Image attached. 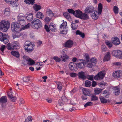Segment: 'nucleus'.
Instances as JSON below:
<instances>
[{
  "label": "nucleus",
  "instance_id": "nucleus-18",
  "mask_svg": "<svg viewBox=\"0 0 122 122\" xmlns=\"http://www.w3.org/2000/svg\"><path fill=\"white\" fill-rule=\"evenodd\" d=\"M76 65L75 63L72 62H70L69 64V66L70 69L72 71L75 70V69L76 68Z\"/></svg>",
  "mask_w": 122,
  "mask_h": 122
},
{
  "label": "nucleus",
  "instance_id": "nucleus-45",
  "mask_svg": "<svg viewBox=\"0 0 122 122\" xmlns=\"http://www.w3.org/2000/svg\"><path fill=\"white\" fill-rule=\"evenodd\" d=\"M49 28L52 31H55V27L53 25H49Z\"/></svg>",
  "mask_w": 122,
  "mask_h": 122
},
{
  "label": "nucleus",
  "instance_id": "nucleus-51",
  "mask_svg": "<svg viewBox=\"0 0 122 122\" xmlns=\"http://www.w3.org/2000/svg\"><path fill=\"white\" fill-rule=\"evenodd\" d=\"M23 80L24 81L28 82H29V81L30 80V77H24L23 79Z\"/></svg>",
  "mask_w": 122,
  "mask_h": 122
},
{
  "label": "nucleus",
  "instance_id": "nucleus-62",
  "mask_svg": "<svg viewBox=\"0 0 122 122\" xmlns=\"http://www.w3.org/2000/svg\"><path fill=\"white\" fill-rule=\"evenodd\" d=\"M113 64L117 66H120L121 65V63L120 62H116L113 63Z\"/></svg>",
  "mask_w": 122,
  "mask_h": 122
},
{
  "label": "nucleus",
  "instance_id": "nucleus-46",
  "mask_svg": "<svg viewBox=\"0 0 122 122\" xmlns=\"http://www.w3.org/2000/svg\"><path fill=\"white\" fill-rule=\"evenodd\" d=\"M67 25V23L66 22H63L61 25L60 27L61 28H65L66 26Z\"/></svg>",
  "mask_w": 122,
  "mask_h": 122
},
{
  "label": "nucleus",
  "instance_id": "nucleus-41",
  "mask_svg": "<svg viewBox=\"0 0 122 122\" xmlns=\"http://www.w3.org/2000/svg\"><path fill=\"white\" fill-rule=\"evenodd\" d=\"M102 91V89L99 88H96L95 90V93L96 94H98L100 93Z\"/></svg>",
  "mask_w": 122,
  "mask_h": 122
},
{
  "label": "nucleus",
  "instance_id": "nucleus-9",
  "mask_svg": "<svg viewBox=\"0 0 122 122\" xmlns=\"http://www.w3.org/2000/svg\"><path fill=\"white\" fill-rule=\"evenodd\" d=\"M7 102V99L6 96L2 97L0 98V104H1V107L2 108L5 107L6 103Z\"/></svg>",
  "mask_w": 122,
  "mask_h": 122
},
{
  "label": "nucleus",
  "instance_id": "nucleus-44",
  "mask_svg": "<svg viewBox=\"0 0 122 122\" xmlns=\"http://www.w3.org/2000/svg\"><path fill=\"white\" fill-rule=\"evenodd\" d=\"M94 76L93 75H88L87 76V78L89 80L93 81V80Z\"/></svg>",
  "mask_w": 122,
  "mask_h": 122
},
{
  "label": "nucleus",
  "instance_id": "nucleus-52",
  "mask_svg": "<svg viewBox=\"0 0 122 122\" xmlns=\"http://www.w3.org/2000/svg\"><path fill=\"white\" fill-rule=\"evenodd\" d=\"M26 16V18L27 20L29 21H30V13H27Z\"/></svg>",
  "mask_w": 122,
  "mask_h": 122
},
{
  "label": "nucleus",
  "instance_id": "nucleus-61",
  "mask_svg": "<svg viewBox=\"0 0 122 122\" xmlns=\"http://www.w3.org/2000/svg\"><path fill=\"white\" fill-rule=\"evenodd\" d=\"M70 76L72 77H75L76 76V74L74 73H71L70 74Z\"/></svg>",
  "mask_w": 122,
  "mask_h": 122
},
{
  "label": "nucleus",
  "instance_id": "nucleus-48",
  "mask_svg": "<svg viewBox=\"0 0 122 122\" xmlns=\"http://www.w3.org/2000/svg\"><path fill=\"white\" fill-rule=\"evenodd\" d=\"M53 58L56 62H59L61 60L60 58H59L58 57L56 56H54Z\"/></svg>",
  "mask_w": 122,
  "mask_h": 122
},
{
  "label": "nucleus",
  "instance_id": "nucleus-16",
  "mask_svg": "<svg viewBox=\"0 0 122 122\" xmlns=\"http://www.w3.org/2000/svg\"><path fill=\"white\" fill-rule=\"evenodd\" d=\"M27 42H25L24 48L26 51L29 52L30 51V43L28 44L27 43Z\"/></svg>",
  "mask_w": 122,
  "mask_h": 122
},
{
  "label": "nucleus",
  "instance_id": "nucleus-30",
  "mask_svg": "<svg viewBox=\"0 0 122 122\" xmlns=\"http://www.w3.org/2000/svg\"><path fill=\"white\" fill-rule=\"evenodd\" d=\"M102 6L101 4L100 3L98 5V13L99 14H101L102 12Z\"/></svg>",
  "mask_w": 122,
  "mask_h": 122
},
{
  "label": "nucleus",
  "instance_id": "nucleus-59",
  "mask_svg": "<svg viewBox=\"0 0 122 122\" xmlns=\"http://www.w3.org/2000/svg\"><path fill=\"white\" fill-rule=\"evenodd\" d=\"M45 28L46 31L48 32L50 31L48 25H45Z\"/></svg>",
  "mask_w": 122,
  "mask_h": 122
},
{
  "label": "nucleus",
  "instance_id": "nucleus-15",
  "mask_svg": "<svg viewBox=\"0 0 122 122\" xmlns=\"http://www.w3.org/2000/svg\"><path fill=\"white\" fill-rule=\"evenodd\" d=\"M112 43L116 45H117L120 44V41L119 39L117 37H115L112 38Z\"/></svg>",
  "mask_w": 122,
  "mask_h": 122
},
{
  "label": "nucleus",
  "instance_id": "nucleus-24",
  "mask_svg": "<svg viewBox=\"0 0 122 122\" xmlns=\"http://www.w3.org/2000/svg\"><path fill=\"white\" fill-rule=\"evenodd\" d=\"M46 14L51 17H52L54 15V13L52 12V10L50 9H47L46 11Z\"/></svg>",
  "mask_w": 122,
  "mask_h": 122
},
{
  "label": "nucleus",
  "instance_id": "nucleus-50",
  "mask_svg": "<svg viewBox=\"0 0 122 122\" xmlns=\"http://www.w3.org/2000/svg\"><path fill=\"white\" fill-rule=\"evenodd\" d=\"M23 20H21L20 21H18L20 24L21 25H24L25 24V20L23 19Z\"/></svg>",
  "mask_w": 122,
  "mask_h": 122
},
{
  "label": "nucleus",
  "instance_id": "nucleus-8",
  "mask_svg": "<svg viewBox=\"0 0 122 122\" xmlns=\"http://www.w3.org/2000/svg\"><path fill=\"white\" fill-rule=\"evenodd\" d=\"M112 56L117 58L122 59V51L120 50H114L112 52Z\"/></svg>",
  "mask_w": 122,
  "mask_h": 122
},
{
  "label": "nucleus",
  "instance_id": "nucleus-5",
  "mask_svg": "<svg viewBox=\"0 0 122 122\" xmlns=\"http://www.w3.org/2000/svg\"><path fill=\"white\" fill-rule=\"evenodd\" d=\"M97 62V60L95 58H92L90 61H88L86 66L89 68H91L95 65Z\"/></svg>",
  "mask_w": 122,
  "mask_h": 122
},
{
  "label": "nucleus",
  "instance_id": "nucleus-34",
  "mask_svg": "<svg viewBox=\"0 0 122 122\" xmlns=\"http://www.w3.org/2000/svg\"><path fill=\"white\" fill-rule=\"evenodd\" d=\"M22 64L24 65H28L30 66V59H29L28 61L24 60L22 61Z\"/></svg>",
  "mask_w": 122,
  "mask_h": 122
},
{
  "label": "nucleus",
  "instance_id": "nucleus-11",
  "mask_svg": "<svg viewBox=\"0 0 122 122\" xmlns=\"http://www.w3.org/2000/svg\"><path fill=\"white\" fill-rule=\"evenodd\" d=\"M68 100L65 96L62 97L59 100L58 103L60 106H62Z\"/></svg>",
  "mask_w": 122,
  "mask_h": 122
},
{
  "label": "nucleus",
  "instance_id": "nucleus-32",
  "mask_svg": "<svg viewBox=\"0 0 122 122\" xmlns=\"http://www.w3.org/2000/svg\"><path fill=\"white\" fill-rule=\"evenodd\" d=\"M33 8L36 11H37L41 9V7L40 5L36 4L34 5Z\"/></svg>",
  "mask_w": 122,
  "mask_h": 122
},
{
  "label": "nucleus",
  "instance_id": "nucleus-38",
  "mask_svg": "<svg viewBox=\"0 0 122 122\" xmlns=\"http://www.w3.org/2000/svg\"><path fill=\"white\" fill-rule=\"evenodd\" d=\"M100 101L102 103H105L107 102V100L103 97L101 96L100 97Z\"/></svg>",
  "mask_w": 122,
  "mask_h": 122
},
{
  "label": "nucleus",
  "instance_id": "nucleus-40",
  "mask_svg": "<svg viewBox=\"0 0 122 122\" xmlns=\"http://www.w3.org/2000/svg\"><path fill=\"white\" fill-rule=\"evenodd\" d=\"M57 87L58 89L61 90L62 89V85L61 82H58L57 83Z\"/></svg>",
  "mask_w": 122,
  "mask_h": 122
},
{
  "label": "nucleus",
  "instance_id": "nucleus-25",
  "mask_svg": "<svg viewBox=\"0 0 122 122\" xmlns=\"http://www.w3.org/2000/svg\"><path fill=\"white\" fill-rule=\"evenodd\" d=\"M110 55L109 52L107 53L105 55L103 59V61H108L110 59Z\"/></svg>",
  "mask_w": 122,
  "mask_h": 122
},
{
  "label": "nucleus",
  "instance_id": "nucleus-63",
  "mask_svg": "<svg viewBox=\"0 0 122 122\" xmlns=\"http://www.w3.org/2000/svg\"><path fill=\"white\" fill-rule=\"evenodd\" d=\"M85 58L86 59V60L87 61H88L89 60V57L87 54H85Z\"/></svg>",
  "mask_w": 122,
  "mask_h": 122
},
{
  "label": "nucleus",
  "instance_id": "nucleus-36",
  "mask_svg": "<svg viewBox=\"0 0 122 122\" xmlns=\"http://www.w3.org/2000/svg\"><path fill=\"white\" fill-rule=\"evenodd\" d=\"M10 9L8 8H6L4 10V14L6 16H9L10 15Z\"/></svg>",
  "mask_w": 122,
  "mask_h": 122
},
{
  "label": "nucleus",
  "instance_id": "nucleus-10",
  "mask_svg": "<svg viewBox=\"0 0 122 122\" xmlns=\"http://www.w3.org/2000/svg\"><path fill=\"white\" fill-rule=\"evenodd\" d=\"M105 74L104 72L102 71L99 72L97 74L94 76V78L96 80H99L102 79L104 77Z\"/></svg>",
  "mask_w": 122,
  "mask_h": 122
},
{
  "label": "nucleus",
  "instance_id": "nucleus-47",
  "mask_svg": "<svg viewBox=\"0 0 122 122\" xmlns=\"http://www.w3.org/2000/svg\"><path fill=\"white\" fill-rule=\"evenodd\" d=\"M92 103L91 102H88L85 104L84 107H86L88 106H92Z\"/></svg>",
  "mask_w": 122,
  "mask_h": 122
},
{
  "label": "nucleus",
  "instance_id": "nucleus-27",
  "mask_svg": "<svg viewBox=\"0 0 122 122\" xmlns=\"http://www.w3.org/2000/svg\"><path fill=\"white\" fill-rule=\"evenodd\" d=\"M97 12L96 11H94L92 13H91V16L92 18L94 19L95 20L97 19L98 18V16L97 15Z\"/></svg>",
  "mask_w": 122,
  "mask_h": 122
},
{
  "label": "nucleus",
  "instance_id": "nucleus-49",
  "mask_svg": "<svg viewBox=\"0 0 122 122\" xmlns=\"http://www.w3.org/2000/svg\"><path fill=\"white\" fill-rule=\"evenodd\" d=\"M63 15L67 19H69L71 17L69 14L67 12H65L63 13Z\"/></svg>",
  "mask_w": 122,
  "mask_h": 122
},
{
  "label": "nucleus",
  "instance_id": "nucleus-54",
  "mask_svg": "<svg viewBox=\"0 0 122 122\" xmlns=\"http://www.w3.org/2000/svg\"><path fill=\"white\" fill-rule=\"evenodd\" d=\"M51 18H49L47 16L45 19L44 20L46 22L48 23L50 22L51 20Z\"/></svg>",
  "mask_w": 122,
  "mask_h": 122
},
{
  "label": "nucleus",
  "instance_id": "nucleus-35",
  "mask_svg": "<svg viewBox=\"0 0 122 122\" xmlns=\"http://www.w3.org/2000/svg\"><path fill=\"white\" fill-rule=\"evenodd\" d=\"M107 47L105 45H103L101 46V50L102 52H105L107 51Z\"/></svg>",
  "mask_w": 122,
  "mask_h": 122
},
{
  "label": "nucleus",
  "instance_id": "nucleus-43",
  "mask_svg": "<svg viewBox=\"0 0 122 122\" xmlns=\"http://www.w3.org/2000/svg\"><path fill=\"white\" fill-rule=\"evenodd\" d=\"M85 86L87 87H90L91 86V82L88 80L86 81L85 82Z\"/></svg>",
  "mask_w": 122,
  "mask_h": 122
},
{
  "label": "nucleus",
  "instance_id": "nucleus-7",
  "mask_svg": "<svg viewBox=\"0 0 122 122\" xmlns=\"http://www.w3.org/2000/svg\"><path fill=\"white\" fill-rule=\"evenodd\" d=\"M9 36L7 34H3L0 32V40L5 44L7 43L9 41Z\"/></svg>",
  "mask_w": 122,
  "mask_h": 122
},
{
  "label": "nucleus",
  "instance_id": "nucleus-21",
  "mask_svg": "<svg viewBox=\"0 0 122 122\" xmlns=\"http://www.w3.org/2000/svg\"><path fill=\"white\" fill-rule=\"evenodd\" d=\"M79 78L83 80L86 79V77L84 72L81 71L79 72L78 74Z\"/></svg>",
  "mask_w": 122,
  "mask_h": 122
},
{
  "label": "nucleus",
  "instance_id": "nucleus-19",
  "mask_svg": "<svg viewBox=\"0 0 122 122\" xmlns=\"http://www.w3.org/2000/svg\"><path fill=\"white\" fill-rule=\"evenodd\" d=\"M113 76L115 78H120L122 76V74L119 71H115L113 74Z\"/></svg>",
  "mask_w": 122,
  "mask_h": 122
},
{
  "label": "nucleus",
  "instance_id": "nucleus-14",
  "mask_svg": "<svg viewBox=\"0 0 122 122\" xmlns=\"http://www.w3.org/2000/svg\"><path fill=\"white\" fill-rule=\"evenodd\" d=\"M7 95L8 97L10 99L11 101L13 102H14L15 101L16 98L13 95L12 92H8Z\"/></svg>",
  "mask_w": 122,
  "mask_h": 122
},
{
  "label": "nucleus",
  "instance_id": "nucleus-60",
  "mask_svg": "<svg viewBox=\"0 0 122 122\" xmlns=\"http://www.w3.org/2000/svg\"><path fill=\"white\" fill-rule=\"evenodd\" d=\"M5 49V45H3L1 46L0 48V50L2 52H3L4 50Z\"/></svg>",
  "mask_w": 122,
  "mask_h": 122
},
{
  "label": "nucleus",
  "instance_id": "nucleus-29",
  "mask_svg": "<svg viewBox=\"0 0 122 122\" xmlns=\"http://www.w3.org/2000/svg\"><path fill=\"white\" fill-rule=\"evenodd\" d=\"M11 54L17 58H19V57L20 54L18 51H13L11 52Z\"/></svg>",
  "mask_w": 122,
  "mask_h": 122
},
{
  "label": "nucleus",
  "instance_id": "nucleus-58",
  "mask_svg": "<svg viewBox=\"0 0 122 122\" xmlns=\"http://www.w3.org/2000/svg\"><path fill=\"white\" fill-rule=\"evenodd\" d=\"M75 11L72 9H68V12L74 15Z\"/></svg>",
  "mask_w": 122,
  "mask_h": 122
},
{
  "label": "nucleus",
  "instance_id": "nucleus-12",
  "mask_svg": "<svg viewBox=\"0 0 122 122\" xmlns=\"http://www.w3.org/2000/svg\"><path fill=\"white\" fill-rule=\"evenodd\" d=\"M94 8L92 6L87 7L85 10V12L87 14L92 13L94 11Z\"/></svg>",
  "mask_w": 122,
  "mask_h": 122
},
{
  "label": "nucleus",
  "instance_id": "nucleus-57",
  "mask_svg": "<svg viewBox=\"0 0 122 122\" xmlns=\"http://www.w3.org/2000/svg\"><path fill=\"white\" fill-rule=\"evenodd\" d=\"M76 25V24H71V28L73 30H75L77 28V26L76 25Z\"/></svg>",
  "mask_w": 122,
  "mask_h": 122
},
{
  "label": "nucleus",
  "instance_id": "nucleus-23",
  "mask_svg": "<svg viewBox=\"0 0 122 122\" xmlns=\"http://www.w3.org/2000/svg\"><path fill=\"white\" fill-rule=\"evenodd\" d=\"M36 17L39 19H42L44 17V15L42 13L39 11L36 14Z\"/></svg>",
  "mask_w": 122,
  "mask_h": 122
},
{
  "label": "nucleus",
  "instance_id": "nucleus-2",
  "mask_svg": "<svg viewBox=\"0 0 122 122\" xmlns=\"http://www.w3.org/2000/svg\"><path fill=\"white\" fill-rule=\"evenodd\" d=\"M10 24L8 21H6L5 20H2L0 23V29L2 31L6 32L9 28Z\"/></svg>",
  "mask_w": 122,
  "mask_h": 122
},
{
  "label": "nucleus",
  "instance_id": "nucleus-17",
  "mask_svg": "<svg viewBox=\"0 0 122 122\" xmlns=\"http://www.w3.org/2000/svg\"><path fill=\"white\" fill-rule=\"evenodd\" d=\"M82 13V12L81 11L79 10H76L75 11L74 15L80 18Z\"/></svg>",
  "mask_w": 122,
  "mask_h": 122
},
{
  "label": "nucleus",
  "instance_id": "nucleus-13",
  "mask_svg": "<svg viewBox=\"0 0 122 122\" xmlns=\"http://www.w3.org/2000/svg\"><path fill=\"white\" fill-rule=\"evenodd\" d=\"M73 43V41L70 40H68L64 44V46L65 47L71 48L72 46Z\"/></svg>",
  "mask_w": 122,
  "mask_h": 122
},
{
  "label": "nucleus",
  "instance_id": "nucleus-37",
  "mask_svg": "<svg viewBox=\"0 0 122 122\" xmlns=\"http://www.w3.org/2000/svg\"><path fill=\"white\" fill-rule=\"evenodd\" d=\"M83 94L84 95L90 96V92L88 90L86 89L83 90Z\"/></svg>",
  "mask_w": 122,
  "mask_h": 122
},
{
  "label": "nucleus",
  "instance_id": "nucleus-4",
  "mask_svg": "<svg viewBox=\"0 0 122 122\" xmlns=\"http://www.w3.org/2000/svg\"><path fill=\"white\" fill-rule=\"evenodd\" d=\"M11 30L13 32H15L21 30L19 24L17 22H12L11 25Z\"/></svg>",
  "mask_w": 122,
  "mask_h": 122
},
{
  "label": "nucleus",
  "instance_id": "nucleus-26",
  "mask_svg": "<svg viewBox=\"0 0 122 122\" xmlns=\"http://www.w3.org/2000/svg\"><path fill=\"white\" fill-rule=\"evenodd\" d=\"M61 58L62 61L64 62L66 61L67 59L69 58V56L66 54H63L61 56Z\"/></svg>",
  "mask_w": 122,
  "mask_h": 122
},
{
  "label": "nucleus",
  "instance_id": "nucleus-28",
  "mask_svg": "<svg viewBox=\"0 0 122 122\" xmlns=\"http://www.w3.org/2000/svg\"><path fill=\"white\" fill-rule=\"evenodd\" d=\"M112 42L110 41L106 40L105 41V43L109 48H111L112 46Z\"/></svg>",
  "mask_w": 122,
  "mask_h": 122
},
{
  "label": "nucleus",
  "instance_id": "nucleus-39",
  "mask_svg": "<svg viewBox=\"0 0 122 122\" xmlns=\"http://www.w3.org/2000/svg\"><path fill=\"white\" fill-rule=\"evenodd\" d=\"M90 99L91 101H96L98 99V97L95 95L91 96Z\"/></svg>",
  "mask_w": 122,
  "mask_h": 122
},
{
  "label": "nucleus",
  "instance_id": "nucleus-22",
  "mask_svg": "<svg viewBox=\"0 0 122 122\" xmlns=\"http://www.w3.org/2000/svg\"><path fill=\"white\" fill-rule=\"evenodd\" d=\"M18 21L23 20V19L26 20V17L25 15L22 13L20 14L18 17Z\"/></svg>",
  "mask_w": 122,
  "mask_h": 122
},
{
  "label": "nucleus",
  "instance_id": "nucleus-53",
  "mask_svg": "<svg viewBox=\"0 0 122 122\" xmlns=\"http://www.w3.org/2000/svg\"><path fill=\"white\" fill-rule=\"evenodd\" d=\"M118 8L116 6H114L113 8V10L114 12L115 13L117 14L118 13Z\"/></svg>",
  "mask_w": 122,
  "mask_h": 122
},
{
  "label": "nucleus",
  "instance_id": "nucleus-3",
  "mask_svg": "<svg viewBox=\"0 0 122 122\" xmlns=\"http://www.w3.org/2000/svg\"><path fill=\"white\" fill-rule=\"evenodd\" d=\"M7 46V49L9 50L17 49L19 48L20 46L18 42L15 41L13 42L11 44L8 43Z\"/></svg>",
  "mask_w": 122,
  "mask_h": 122
},
{
  "label": "nucleus",
  "instance_id": "nucleus-31",
  "mask_svg": "<svg viewBox=\"0 0 122 122\" xmlns=\"http://www.w3.org/2000/svg\"><path fill=\"white\" fill-rule=\"evenodd\" d=\"M113 89L114 90V93L115 94V95L117 96L118 95L120 92L119 89L117 87H115L113 88Z\"/></svg>",
  "mask_w": 122,
  "mask_h": 122
},
{
  "label": "nucleus",
  "instance_id": "nucleus-33",
  "mask_svg": "<svg viewBox=\"0 0 122 122\" xmlns=\"http://www.w3.org/2000/svg\"><path fill=\"white\" fill-rule=\"evenodd\" d=\"M76 35H79L81 37L83 38L85 37V34L84 33H82L79 30H77L76 32Z\"/></svg>",
  "mask_w": 122,
  "mask_h": 122
},
{
  "label": "nucleus",
  "instance_id": "nucleus-56",
  "mask_svg": "<svg viewBox=\"0 0 122 122\" xmlns=\"http://www.w3.org/2000/svg\"><path fill=\"white\" fill-rule=\"evenodd\" d=\"M108 92L107 90H105L103 91V94H104L105 96V97H108V96L109 94L108 93Z\"/></svg>",
  "mask_w": 122,
  "mask_h": 122
},
{
  "label": "nucleus",
  "instance_id": "nucleus-42",
  "mask_svg": "<svg viewBox=\"0 0 122 122\" xmlns=\"http://www.w3.org/2000/svg\"><path fill=\"white\" fill-rule=\"evenodd\" d=\"M16 33L14 34L13 35V39L16 38H19L20 36V34L19 33V31Z\"/></svg>",
  "mask_w": 122,
  "mask_h": 122
},
{
  "label": "nucleus",
  "instance_id": "nucleus-6",
  "mask_svg": "<svg viewBox=\"0 0 122 122\" xmlns=\"http://www.w3.org/2000/svg\"><path fill=\"white\" fill-rule=\"evenodd\" d=\"M86 62L85 60L82 59H78L77 60L76 66L78 68L83 69L85 67Z\"/></svg>",
  "mask_w": 122,
  "mask_h": 122
},
{
  "label": "nucleus",
  "instance_id": "nucleus-20",
  "mask_svg": "<svg viewBox=\"0 0 122 122\" xmlns=\"http://www.w3.org/2000/svg\"><path fill=\"white\" fill-rule=\"evenodd\" d=\"M81 19L84 20H87L89 19V16L88 15L86 14V13H82L80 18Z\"/></svg>",
  "mask_w": 122,
  "mask_h": 122
},
{
  "label": "nucleus",
  "instance_id": "nucleus-1",
  "mask_svg": "<svg viewBox=\"0 0 122 122\" xmlns=\"http://www.w3.org/2000/svg\"><path fill=\"white\" fill-rule=\"evenodd\" d=\"M42 25L41 21L39 19H35L31 22V26L34 29H39L41 28Z\"/></svg>",
  "mask_w": 122,
  "mask_h": 122
},
{
  "label": "nucleus",
  "instance_id": "nucleus-55",
  "mask_svg": "<svg viewBox=\"0 0 122 122\" xmlns=\"http://www.w3.org/2000/svg\"><path fill=\"white\" fill-rule=\"evenodd\" d=\"M23 60L25 61H28L29 59H30V58H29L28 56L24 55L23 57Z\"/></svg>",
  "mask_w": 122,
  "mask_h": 122
},
{
  "label": "nucleus",
  "instance_id": "nucleus-64",
  "mask_svg": "<svg viewBox=\"0 0 122 122\" xmlns=\"http://www.w3.org/2000/svg\"><path fill=\"white\" fill-rule=\"evenodd\" d=\"M30 24L28 23L27 25H25L24 26V27L23 29H25L28 28L30 26Z\"/></svg>",
  "mask_w": 122,
  "mask_h": 122
}]
</instances>
